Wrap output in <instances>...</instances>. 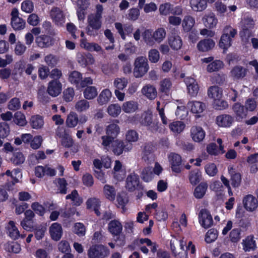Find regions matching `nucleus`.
<instances>
[{
    "mask_svg": "<svg viewBox=\"0 0 258 258\" xmlns=\"http://www.w3.org/2000/svg\"><path fill=\"white\" fill-rule=\"evenodd\" d=\"M186 244V240L179 235L172 236L170 240V246L171 250L176 258H187V250H188L191 253L194 254L196 251L195 246L191 241Z\"/></svg>",
    "mask_w": 258,
    "mask_h": 258,
    "instance_id": "f257e3e1",
    "label": "nucleus"
},
{
    "mask_svg": "<svg viewBox=\"0 0 258 258\" xmlns=\"http://www.w3.org/2000/svg\"><path fill=\"white\" fill-rule=\"evenodd\" d=\"M166 33L163 28H160L153 31L150 29L146 30L142 34L143 39L147 46L152 47L156 42L160 43L165 38Z\"/></svg>",
    "mask_w": 258,
    "mask_h": 258,
    "instance_id": "f03ea898",
    "label": "nucleus"
},
{
    "mask_svg": "<svg viewBox=\"0 0 258 258\" xmlns=\"http://www.w3.org/2000/svg\"><path fill=\"white\" fill-rule=\"evenodd\" d=\"M133 73L136 78H141L144 76L149 70L148 59L143 56L136 57L133 64Z\"/></svg>",
    "mask_w": 258,
    "mask_h": 258,
    "instance_id": "7ed1b4c3",
    "label": "nucleus"
},
{
    "mask_svg": "<svg viewBox=\"0 0 258 258\" xmlns=\"http://www.w3.org/2000/svg\"><path fill=\"white\" fill-rule=\"evenodd\" d=\"M237 34V31L230 26L224 27L223 34L219 42V46L223 49H227L232 44V38Z\"/></svg>",
    "mask_w": 258,
    "mask_h": 258,
    "instance_id": "20e7f679",
    "label": "nucleus"
},
{
    "mask_svg": "<svg viewBox=\"0 0 258 258\" xmlns=\"http://www.w3.org/2000/svg\"><path fill=\"white\" fill-rule=\"evenodd\" d=\"M140 122L142 124L147 126L148 130L153 133L159 131V123L153 121L152 112L151 110H147L142 114Z\"/></svg>",
    "mask_w": 258,
    "mask_h": 258,
    "instance_id": "39448f33",
    "label": "nucleus"
},
{
    "mask_svg": "<svg viewBox=\"0 0 258 258\" xmlns=\"http://www.w3.org/2000/svg\"><path fill=\"white\" fill-rule=\"evenodd\" d=\"M109 253V249L102 244L93 245L88 250L89 258H105Z\"/></svg>",
    "mask_w": 258,
    "mask_h": 258,
    "instance_id": "423d86ee",
    "label": "nucleus"
},
{
    "mask_svg": "<svg viewBox=\"0 0 258 258\" xmlns=\"http://www.w3.org/2000/svg\"><path fill=\"white\" fill-rule=\"evenodd\" d=\"M101 17L90 14L88 16L87 22L88 26L87 28V33L90 36H95L93 30H98L102 25Z\"/></svg>",
    "mask_w": 258,
    "mask_h": 258,
    "instance_id": "0eeeda50",
    "label": "nucleus"
},
{
    "mask_svg": "<svg viewBox=\"0 0 258 258\" xmlns=\"http://www.w3.org/2000/svg\"><path fill=\"white\" fill-rule=\"evenodd\" d=\"M11 25L15 30L23 29L25 27V21L19 17V11L17 9H13L11 12Z\"/></svg>",
    "mask_w": 258,
    "mask_h": 258,
    "instance_id": "6e6552de",
    "label": "nucleus"
},
{
    "mask_svg": "<svg viewBox=\"0 0 258 258\" xmlns=\"http://www.w3.org/2000/svg\"><path fill=\"white\" fill-rule=\"evenodd\" d=\"M56 134L57 136L61 138V144L63 147L69 148L73 146V140L68 132L64 128L58 127Z\"/></svg>",
    "mask_w": 258,
    "mask_h": 258,
    "instance_id": "1a4fd4ad",
    "label": "nucleus"
},
{
    "mask_svg": "<svg viewBox=\"0 0 258 258\" xmlns=\"http://www.w3.org/2000/svg\"><path fill=\"white\" fill-rule=\"evenodd\" d=\"M199 221L201 225L204 228H208L213 224V218L208 211L202 209L198 216Z\"/></svg>",
    "mask_w": 258,
    "mask_h": 258,
    "instance_id": "9d476101",
    "label": "nucleus"
},
{
    "mask_svg": "<svg viewBox=\"0 0 258 258\" xmlns=\"http://www.w3.org/2000/svg\"><path fill=\"white\" fill-rule=\"evenodd\" d=\"M52 21L57 25L61 26L65 22V16L62 11L57 7H53L49 13Z\"/></svg>",
    "mask_w": 258,
    "mask_h": 258,
    "instance_id": "9b49d317",
    "label": "nucleus"
},
{
    "mask_svg": "<svg viewBox=\"0 0 258 258\" xmlns=\"http://www.w3.org/2000/svg\"><path fill=\"white\" fill-rule=\"evenodd\" d=\"M242 202L244 208L249 212L254 211L258 207L257 200L251 195L245 196L243 198Z\"/></svg>",
    "mask_w": 258,
    "mask_h": 258,
    "instance_id": "f8f14e48",
    "label": "nucleus"
},
{
    "mask_svg": "<svg viewBox=\"0 0 258 258\" xmlns=\"http://www.w3.org/2000/svg\"><path fill=\"white\" fill-rule=\"evenodd\" d=\"M217 142L219 145V147L215 143H211L207 146V152L210 155L217 156L225 153L224 146L222 145V140L218 138L217 140Z\"/></svg>",
    "mask_w": 258,
    "mask_h": 258,
    "instance_id": "ddd939ff",
    "label": "nucleus"
},
{
    "mask_svg": "<svg viewBox=\"0 0 258 258\" xmlns=\"http://www.w3.org/2000/svg\"><path fill=\"white\" fill-rule=\"evenodd\" d=\"M190 137L192 140L197 143H200L204 139L206 133L203 128L199 126H193L190 131Z\"/></svg>",
    "mask_w": 258,
    "mask_h": 258,
    "instance_id": "4468645a",
    "label": "nucleus"
},
{
    "mask_svg": "<svg viewBox=\"0 0 258 258\" xmlns=\"http://www.w3.org/2000/svg\"><path fill=\"white\" fill-rule=\"evenodd\" d=\"M186 85L188 93L192 97L197 95L199 91V86L197 81L190 77H187L184 80Z\"/></svg>",
    "mask_w": 258,
    "mask_h": 258,
    "instance_id": "2eb2a0df",
    "label": "nucleus"
},
{
    "mask_svg": "<svg viewBox=\"0 0 258 258\" xmlns=\"http://www.w3.org/2000/svg\"><path fill=\"white\" fill-rule=\"evenodd\" d=\"M8 235L13 239L16 240L20 237L24 238V235L21 234L19 230L13 221H10L6 226Z\"/></svg>",
    "mask_w": 258,
    "mask_h": 258,
    "instance_id": "dca6fc26",
    "label": "nucleus"
},
{
    "mask_svg": "<svg viewBox=\"0 0 258 258\" xmlns=\"http://www.w3.org/2000/svg\"><path fill=\"white\" fill-rule=\"evenodd\" d=\"M169 161L171 165L172 170L176 173L181 171L180 165L181 164V156L176 153H171L168 155Z\"/></svg>",
    "mask_w": 258,
    "mask_h": 258,
    "instance_id": "f3484780",
    "label": "nucleus"
},
{
    "mask_svg": "<svg viewBox=\"0 0 258 258\" xmlns=\"http://www.w3.org/2000/svg\"><path fill=\"white\" fill-rule=\"evenodd\" d=\"M139 185V178L137 174L132 173L128 175L126 179V188L130 191L135 190Z\"/></svg>",
    "mask_w": 258,
    "mask_h": 258,
    "instance_id": "a211bd4d",
    "label": "nucleus"
},
{
    "mask_svg": "<svg viewBox=\"0 0 258 258\" xmlns=\"http://www.w3.org/2000/svg\"><path fill=\"white\" fill-rule=\"evenodd\" d=\"M62 85L57 80H52L48 84L47 91L52 97L58 96L61 91Z\"/></svg>",
    "mask_w": 258,
    "mask_h": 258,
    "instance_id": "6ab92c4d",
    "label": "nucleus"
},
{
    "mask_svg": "<svg viewBox=\"0 0 258 258\" xmlns=\"http://www.w3.org/2000/svg\"><path fill=\"white\" fill-rule=\"evenodd\" d=\"M111 146L112 152L116 155H120L123 153V150L129 151L132 148L131 145L129 146L126 145L127 147H126L124 142L119 140H114Z\"/></svg>",
    "mask_w": 258,
    "mask_h": 258,
    "instance_id": "aec40b11",
    "label": "nucleus"
},
{
    "mask_svg": "<svg viewBox=\"0 0 258 258\" xmlns=\"http://www.w3.org/2000/svg\"><path fill=\"white\" fill-rule=\"evenodd\" d=\"M118 120H114L105 127L106 134L115 139L120 132V128L118 123Z\"/></svg>",
    "mask_w": 258,
    "mask_h": 258,
    "instance_id": "412c9836",
    "label": "nucleus"
},
{
    "mask_svg": "<svg viewBox=\"0 0 258 258\" xmlns=\"http://www.w3.org/2000/svg\"><path fill=\"white\" fill-rule=\"evenodd\" d=\"M107 228L112 235L117 236L122 232V225L118 220L114 219L108 223Z\"/></svg>",
    "mask_w": 258,
    "mask_h": 258,
    "instance_id": "4be33fe9",
    "label": "nucleus"
},
{
    "mask_svg": "<svg viewBox=\"0 0 258 258\" xmlns=\"http://www.w3.org/2000/svg\"><path fill=\"white\" fill-rule=\"evenodd\" d=\"M168 44L170 47L175 50H179L182 45L181 37L175 33H172L168 37Z\"/></svg>",
    "mask_w": 258,
    "mask_h": 258,
    "instance_id": "5701e85b",
    "label": "nucleus"
},
{
    "mask_svg": "<svg viewBox=\"0 0 258 258\" xmlns=\"http://www.w3.org/2000/svg\"><path fill=\"white\" fill-rule=\"evenodd\" d=\"M204 26L209 29L216 27L218 23V19L213 13H209L204 15L202 18Z\"/></svg>",
    "mask_w": 258,
    "mask_h": 258,
    "instance_id": "b1692460",
    "label": "nucleus"
},
{
    "mask_svg": "<svg viewBox=\"0 0 258 258\" xmlns=\"http://www.w3.org/2000/svg\"><path fill=\"white\" fill-rule=\"evenodd\" d=\"M234 122V118L229 114H222L216 118V122L219 126L230 127Z\"/></svg>",
    "mask_w": 258,
    "mask_h": 258,
    "instance_id": "393cba45",
    "label": "nucleus"
},
{
    "mask_svg": "<svg viewBox=\"0 0 258 258\" xmlns=\"http://www.w3.org/2000/svg\"><path fill=\"white\" fill-rule=\"evenodd\" d=\"M241 244L243 249L245 252L254 250L256 248V244L253 235H249L242 240Z\"/></svg>",
    "mask_w": 258,
    "mask_h": 258,
    "instance_id": "a878e982",
    "label": "nucleus"
},
{
    "mask_svg": "<svg viewBox=\"0 0 258 258\" xmlns=\"http://www.w3.org/2000/svg\"><path fill=\"white\" fill-rule=\"evenodd\" d=\"M49 233L52 239L55 241L59 240L62 234V229L60 224L54 223L49 227Z\"/></svg>",
    "mask_w": 258,
    "mask_h": 258,
    "instance_id": "bb28decb",
    "label": "nucleus"
},
{
    "mask_svg": "<svg viewBox=\"0 0 258 258\" xmlns=\"http://www.w3.org/2000/svg\"><path fill=\"white\" fill-rule=\"evenodd\" d=\"M247 70L243 67L237 66L233 67L230 72V76L233 80H239L243 78L246 75Z\"/></svg>",
    "mask_w": 258,
    "mask_h": 258,
    "instance_id": "cd10ccee",
    "label": "nucleus"
},
{
    "mask_svg": "<svg viewBox=\"0 0 258 258\" xmlns=\"http://www.w3.org/2000/svg\"><path fill=\"white\" fill-rule=\"evenodd\" d=\"M36 42L38 47L41 48L48 47L53 44V39L48 35H41L36 38Z\"/></svg>",
    "mask_w": 258,
    "mask_h": 258,
    "instance_id": "c85d7f7f",
    "label": "nucleus"
},
{
    "mask_svg": "<svg viewBox=\"0 0 258 258\" xmlns=\"http://www.w3.org/2000/svg\"><path fill=\"white\" fill-rule=\"evenodd\" d=\"M81 46L89 51H95L100 52L101 54L104 53L101 46L95 43H89L86 39H82L81 40Z\"/></svg>",
    "mask_w": 258,
    "mask_h": 258,
    "instance_id": "c756f323",
    "label": "nucleus"
},
{
    "mask_svg": "<svg viewBox=\"0 0 258 258\" xmlns=\"http://www.w3.org/2000/svg\"><path fill=\"white\" fill-rule=\"evenodd\" d=\"M154 147L152 145L148 144L144 148L143 159L148 163H150L154 160V155L153 154Z\"/></svg>",
    "mask_w": 258,
    "mask_h": 258,
    "instance_id": "7c9ffc66",
    "label": "nucleus"
},
{
    "mask_svg": "<svg viewBox=\"0 0 258 258\" xmlns=\"http://www.w3.org/2000/svg\"><path fill=\"white\" fill-rule=\"evenodd\" d=\"M112 97V93L108 89H103L99 94L97 101L100 105L108 103Z\"/></svg>",
    "mask_w": 258,
    "mask_h": 258,
    "instance_id": "2f4dec72",
    "label": "nucleus"
},
{
    "mask_svg": "<svg viewBox=\"0 0 258 258\" xmlns=\"http://www.w3.org/2000/svg\"><path fill=\"white\" fill-rule=\"evenodd\" d=\"M104 197L109 201H113L116 197V190L111 185L105 184L103 189Z\"/></svg>",
    "mask_w": 258,
    "mask_h": 258,
    "instance_id": "473e14b6",
    "label": "nucleus"
},
{
    "mask_svg": "<svg viewBox=\"0 0 258 258\" xmlns=\"http://www.w3.org/2000/svg\"><path fill=\"white\" fill-rule=\"evenodd\" d=\"M228 170L231 176L232 185L234 187L239 186L241 181V174L239 173L236 172L235 169L232 166L229 167Z\"/></svg>",
    "mask_w": 258,
    "mask_h": 258,
    "instance_id": "72a5a7b5",
    "label": "nucleus"
},
{
    "mask_svg": "<svg viewBox=\"0 0 258 258\" xmlns=\"http://www.w3.org/2000/svg\"><path fill=\"white\" fill-rule=\"evenodd\" d=\"M215 45V42L211 39H205L200 41L197 44L199 50L206 52L212 49Z\"/></svg>",
    "mask_w": 258,
    "mask_h": 258,
    "instance_id": "f704fd0d",
    "label": "nucleus"
},
{
    "mask_svg": "<svg viewBox=\"0 0 258 258\" xmlns=\"http://www.w3.org/2000/svg\"><path fill=\"white\" fill-rule=\"evenodd\" d=\"M142 93L149 99L152 100L157 96L156 89L153 85L148 84L143 87Z\"/></svg>",
    "mask_w": 258,
    "mask_h": 258,
    "instance_id": "c9c22d12",
    "label": "nucleus"
},
{
    "mask_svg": "<svg viewBox=\"0 0 258 258\" xmlns=\"http://www.w3.org/2000/svg\"><path fill=\"white\" fill-rule=\"evenodd\" d=\"M189 4L191 9L195 12H202L207 6L205 0H190Z\"/></svg>",
    "mask_w": 258,
    "mask_h": 258,
    "instance_id": "e433bc0d",
    "label": "nucleus"
},
{
    "mask_svg": "<svg viewBox=\"0 0 258 258\" xmlns=\"http://www.w3.org/2000/svg\"><path fill=\"white\" fill-rule=\"evenodd\" d=\"M188 106L190 108L191 111L196 114L202 113L206 108L205 104L200 101L189 102L188 103Z\"/></svg>",
    "mask_w": 258,
    "mask_h": 258,
    "instance_id": "4c0bfd02",
    "label": "nucleus"
},
{
    "mask_svg": "<svg viewBox=\"0 0 258 258\" xmlns=\"http://www.w3.org/2000/svg\"><path fill=\"white\" fill-rule=\"evenodd\" d=\"M87 207L89 209H92L97 216L100 215V212L99 210L100 204L99 199L92 198L86 202Z\"/></svg>",
    "mask_w": 258,
    "mask_h": 258,
    "instance_id": "58836bf2",
    "label": "nucleus"
},
{
    "mask_svg": "<svg viewBox=\"0 0 258 258\" xmlns=\"http://www.w3.org/2000/svg\"><path fill=\"white\" fill-rule=\"evenodd\" d=\"M138 108V104L134 101H128L123 103L121 109L127 113H131L136 111Z\"/></svg>",
    "mask_w": 258,
    "mask_h": 258,
    "instance_id": "ea45409f",
    "label": "nucleus"
},
{
    "mask_svg": "<svg viewBox=\"0 0 258 258\" xmlns=\"http://www.w3.org/2000/svg\"><path fill=\"white\" fill-rule=\"evenodd\" d=\"M79 122L78 114L73 111H71L68 115L66 123L68 127L73 128L77 126Z\"/></svg>",
    "mask_w": 258,
    "mask_h": 258,
    "instance_id": "a19ab883",
    "label": "nucleus"
},
{
    "mask_svg": "<svg viewBox=\"0 0 258 258\" xmlns=\"http://www.w3.org/2000/svg\"><path fill=\"white\" fill-rule=\"evenodd\" d=\"M90 107V102L85 98L78 100L75 105L76 110L79 112L87 111Z\"/></svg>",
    "mask_w": 258,
    "mask_h": 258,
    "instance_id": "79ce46f5",
    "label": "nucleus"
},
{
    "mask_svg": "<svg viewBox=\"0 0 258 258\" xmlns=\"http://www.w3.org/2000/svg\"><path fill=\"white\" fill-rule=\"evenodd\" d=\"M208 95L214 100L221 99L222 97V90L218 86H211L208 89Z\"/></svg>",
    "mask_w": 258,
    "mask_h": 258,
    "instance_id": "37998d69",
    "label": "nucleus"
},
{
    "mask_svg": "<svg viewBox=\"0 0 258 258\" xmlns=\"http://www.w3.org/2000/svg\"><path fill=\"white\" fill-rule=\"evenodd\" d=\"M97 95V89L95 86H88L83 91L84 97L87 100L93 99Z\"/></svg>",
    "mask_w": 258,
    "mask_h": 258,
    "instance_id": "c03bdc74",
    "label": "nucleus"
},
{
    "mask_svg": "<svg viewBox=\"0 0 258 258\" xmlns=\"http://www.w3.org/2000/svg\"><path fill=\"white\" fill-rule=\"evenodd\" d=\"M122 165L121 163L116 160L115 162V165L113 168L114 177L117 180H121L125 176V172L121 169Z\"/></svg>",
    "mask_w": 258,
    "mask_h": 258,
    "instance_id": "a18cd8bd",
    "label": "nucleus"
},
{
    "mask_svg": "<svg viewBox=\"0 0 258 258\" xmlns=\"http://www.w3.org/2000/svg\"><path fill=\"white\" fill-rule=\"evenodd\" d=\"M233 109L238 120L245 117L247 115V111L244 109V106L238 103L233 105Z\"/></svg>",
    "mask_w": 258,
    "mask_h": 258,
    "instance_id": "49530a36",
    "label": "nucleus"
},
{
    "mask_svg": "<svg viewBox=\"0 0 258 258\" xmlns=\"http://www.w3.org/2000/svg\"><path fill=\"white\" fill-rule=\"evenodd\" d=\"M82 79V75L81 73L76 71L72 72L69 75V81L78 88H79Z\"/></svg>",
    "mask_w": 258,
    "mask_h": 258,
    "instance_id": "de8ad7c7",
    "label": "nucleus"
},
{
    "mask_svg": "<svg viewBox=\"0 0 258 258\" xmlns=\"http://www.w3.org/2000/svg\"><path fill=\"white\" fill-rule=\"evenodd\" d=\"M208 188V184L206 182H201L198 185L194 191V196L197 199L202 198L206 194Z\"/></svg>",
    "mask_w": 258,
    "mask_h": 258,
    "instance_id": "09e8293b",
    "label": "nucleus"
},
{
    "mask_svg": "<svg viewBox=\"0 0 258 258\" xmlns=\"http://www.w3.org/2000/svg\"><path fill=\"white\" fill-rule=\"evenodd\" d=\"M160 58V54L156 48H151L148 52V59L151 63H156Z\"/></svg>",
    "mask_w": 258,
    "mask_h": 258,
    "instance_id": "8fccbe9b",
    "label": "nucleus"
},
{
    "mask_svg": "<svg viewBox=\"0 0 258 258\" xmlns=\"http://www.w3.org/2000/svg\"><path fill=\"white\" fill-rule=\"evenodd\" d=\"M30 124L33 128H41L44 125L43 119L38 115L32 116L30 119Z\"/></svg>",
    "mask_w": 258,
    "mask_h": 258,
    "instance_id": "3c124183",
    "label": "nucleus"
},
{
    "mask_svg": "<svg viewBox=\"0 0 258 258\" xmlns=\"http://www.w3.org/2000/svg\"><path fill=\"white\" fill-rule=\"evenodd\" d=\"M195 24V20L194 17L190 16L184 17L182 21V27L184 31L188 32L194 27Z\"/></svg>",
    "mask_w": 258,
    "mask_h": 258,
    "instance_id": "603ef678",
    "label": "nucleus"
},
{
    "mask_svg": "<svg viewBox=\"0 0 258 258\" xmlns=\"http://www.w3.org/2000/svg\"><path fill=\"white\" fill-rule=\"evenodd\" d=\"M188 178L189 182L192 185H196L201 179V172L198 169L192 170L189 173Z\"/></svg>",
    "mask_w": 258,
    "mask_h": 258,
    "instance_id": "864d4df0",
    "label": "nucleus"
},
{
    "mask_svg": "<svg viewBox=\"0 0 258 258\" xmlns=\"http://www.w3.org/2000/svg\"><path fill=\"white\" fill-rule=\"evenodd\" d=\"M107 111L110 116L116 117L121 113V108L118 104H111L108 106Z\"/></svg>",
    "mask_w": 258,
    "mask_h": 258,
    "instance_id": "5fc2aeb1",
    "label": "nucleus"
},
{
    "mask_svg": "<svg viewBox=\"0 0 258 258\" xmlns=\"http://www.w3.org/2000/svg\"><path fill=\"white\" fill-rule=\"evenodd\" d=\"M14 121L16 124L21 126H24L27 123L25 114L21 111H17L15 113Z\"/></svg>",
    "mask_w": 258,
    "mask_h": 258,
    "instance_id": "6e6d98bb",
    "label": "nucleus"
},
{
    "mask_svg": "<svg viewBox=\"0 0 258 258\" xmlns=\"http://www.w3.org/2000/svg\"><path fill=\"white\" fill-rule=\"evenodd\" d=\"M185 124L180 121H173L169 124V128L175 133H180L185 128Z\"/></svg>",
    "mask_w": 258,
    "mask_h": 258,
    "instance_id": "4d7b16f0",
    "label": "nucleus"
},
{
    "mask_svg": "<svg viewBox=\"0 0 258 258\" xmlns=\"http://www.w3.org/2000/svg\"><path fill=\"white\" fill-rule=\"evenodd\" d=\"M128 80L124 77L117 78L113 81V86L115 89L123 90L128 84Z\"/></svg>",
    "mask_w": 258,
    "mask_h": 258,
    "instance_id": "13d9d810",
    "label": "nucleus"
},
{
    "mask_svg": "<svg viewBox=\"0 0 258 258\" xmlns=\"http://www.w3.org/2000/svg\"><path fill=\"white\" fill-rule=\"evenodd\" d=\"M25 157L22 153L16 152L14 153L11 158V161L15 165H20L24 162Z\"/></svg>",
    "mask_w": 258,
    "mask_h": 258,
    "instance_id": "bf43d9fd",
    "label": "nucleus"
},
{
    "mask_svg": "<svg viewBox=\"0 0 258 258\" xmlns=\"http://www.w3.org/2000/svg\"><path fill=\"white\" fill-rule=\"evenodd\" d=\"M101 140L102 141L101 142V145L103 146V149L108 151L110 147V145L113 144V142H114V139L107 135L106 134V135L102 136L101 137Z\"/></svg>",
    "mask_w": 258,
    "mask_h": 258,
    "instance_id": "052dcab7",
    "label": "nucleus"
},
{
    "mask_svg": "<svg viewBox=\"0 0 258 258\" xmlns=\"http://www.w3.org/2000/svg\"><path fill=\"white\" fill-rule=\"evenodd\" d=\"M223 67V62L219 60L214 61L209 64L207 68V70L209 72H213L218 71Z\"/></svg>",
    "mask_w": 258,
    "mask_h": 258,
    "instance_id": "680f3d73",
    "label": "nucleus"
},
{
    "mask_svg": "<svg viewBox=\"0 0 258 258\" xmlns=\"http://www.w3.org/2000/svg\"><path fill=\"white\" fill-rule=\"evenodd\" d=\"M5 249L14 253H19L21 250V247L19 244L17 242H8L5 245Z\"/></svg>",
    "mask_w": 258,
    "mask_h": 258,
    "instance_id": "e2e57ef3",
    "label": "nucleus"
},
{
    "mask_svg": "<svg viewBox=\"0 0 258 258\" xmlns=\"http://www.w3.org/2000/svg\"><path fill=\"white\" fill-rule=\"evenodd\" d=\"M66 199H71L72 203L76 206H79L82 203V200L79 197L76 190H74L71 194L67 195Z\"/></svg>",
    "mask_w": 258,
    "mask_h": 258,
    "instance_id": "0e129e2a",
    "label": "nucleus"
},
{
    "mask_svg": "<svg viewBox=\"0 0 258 258\" xmlns=\"http://www.w3.org/2000/svg\"><path fill=\"white\" fill-rule=\"evenodd\" d=\"M160 90L163 92H168L171 86L172 83L169 78H165L160 81Z\"/></svg>",
    "mask_w": 258,
    "mask_h": 258,
    "instance_id": "69168bd1",
    "label": "nucleus"
},
{
    "mask_svg": "<svg viewBox=\"0 0 258 258\" xmlns=\"http://www.w3.org/2000/svg\"><path fill=\"white\" fill-rule=\"evenodd\" d=\"M155 218L158 221L165 220L168 217L167 212L162 207H159L154 214Z\"/></svg>",
    "mask_w": 258,
    "mask_h": 258,
    "instance_id": "338daca9",
    "label": "nucleus"
},
{
    "mask_svg": "<svg viewBox=\"0 0 258 258\" xmlns=\"http://www.w3.org/2000/svg\"><path fill=\"white\" fill-rule=\"evenodd\" d=\"M44 60L46 64L50 67L55 66L58 62L57 57L52 54H49L45 56Z\"/></svg>",
    "mask_w": 258,
    "mask_h": 258,
    "instance_id": "774afa93",
    "label": "nucleus"
}]
</instances>
